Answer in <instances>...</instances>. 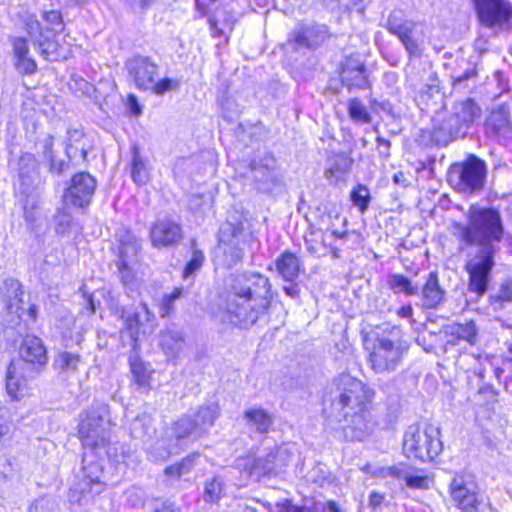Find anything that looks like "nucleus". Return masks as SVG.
<instances>
[{
	"mask_svg": "<svg viewBox=\"0 0 512 512\" xmlns=\"http://www.w3.org/2000/svg\"><path fill=\"white\" fill-rule=\"evenodd\" d=\"M272 302L268 277L256 272L230 275L220 296V319L240 328H248L265 314Z\"/></svg>",
	"mask_w": 512,
	"mask_h": 512,
	"instance_id": "nucleus-1",
	"label": "nucleus"
},
{
	"mask_svg": "<svg viewBox=\"0 0 512 512\" xmlns=\"http://www.w3.org/2000/svg\"><path fill=\"white\" fill-rule=\"evenodd\" d=\"M47 351L42 340L27 335L20 346L19 358L12 360L6 372V391L13 399L22 398L27 390V381L36 378L47 364Z\"/></svg>",
	"mask_w": 512,
	"mask_h": 512,
	"instance_id": "nucleus-2",
	"label": "nucleus"
},
{
	"mask_svg": "<svg viewBox=\"0 0 512 512\" xmlns=\"http://www.w3.org/2000/svg\"><path fill=\"white\" fill-rule=\"evenodd\" d=\"M453 228V235L464 245H477L478 249L488 247L493 253L498 251L497 244L504 234L500 213L493 208L471 206L468 223H455Z\"/></svg>",
	"mask_w": 512,
	"mask_h": 512,
	"instance_id": "nucleus-3",
	"label": "nucleus"
},
{
	"mask_svg": "<svg viewBox=\"0 0 512 512\" xmlns=\"http://www.w3.org/2000/svg\"><path fill=\"white\" fill-rule=\"evenodd\" d=\"M409 350L399 326H387L377 333L369 353L370 368L377 374H391L402 365Z\"/></svg>",
	"mask_w": 512,
	"mask_h": 512,
	"instance_id": "nucleus-4",
	"label": "nucleus"
},
{
	"mask_svg": "<svg viewBox=\"0 0 512 512\" xmlns=\"http://www.w3.org/2000/svg\"><path fill=\"white\" fill-rule=\"evenodd\" d=\"M374 395V390L362 381L348 374H342L334 379L329 400L336 413L335 418L340 421L341 418H347L350 411L368 405Z\"/></svg>",
	"mask_w": 512,
	"mask_h": 512,
	"instance_id": "nucleus-5",
	"label": "nucleus"
},
{
	"mask_svg": "<svg viewBox=\"0 0 512 512\" xmlns=\"http://www.w3.org/2000/svg\"><path fill=\"white\" fill-rule=\"evenodd\" d=\"M402 449L408 459L433 461L443 450L440 428L432 424L410 425L404 433Z\"/></svg>",
	"mask_w": 512,
	"mask_h": 512,
	"instance_id": "nucleus-6",
	"label": "nucleus"
},
{
	"mask_svg": "<svg viewBox=\"0 0 512 512\" xmlns=\"http://www.w3.org/2000/svg\"><path fill=\"white\" fill-rule=\"evenodd\" d=\"M80 417L78 433L83 445L92 448L106 446L111 425L108 404L94 401Z\"/></svg>",
	"mask_w": 512,
	"mask_h": 512,
	"instance_id": "nucleus-7",
	"label": "nucleus"
},
{
	"mask_svg": "<svg viewBox=\"0 0 512 512\" xmlns=\"http://www.w3.org/2000/svg\"><path fill=\"white\" fill-rule=\"evenodd\" d=\"M487 176V165L475 155H470L465 161L451 166L449 183L459 192L475 194L484 187Z\"/></svg>",
	"mask_w": 512,
	"mask_h": 512,
	"instance_id": "nucleus-8",
	"label": "nucleus"
},
{
	"mask_svg": "<svg viewBox=\"0 0 512 512\" xmlns=\"http://www.w3.org/2000/svg\"><path fill=\"white\" fill-rule=\"evenodd\" d=\"M496 253L486 247L478 249L465 263L468 274V291L475 293L477 299L486 294L490 282V274L495 265Z\"/></svg>",
	"mask_w": 512,
	"mask_h": 512,
	"instance_id": "nucleus-9",
	"label": "nucleus"
},
{
	"mask_svg": "<svg viewBox=\"0 0 512 512\" xmlns=\"http://www.w3.org/2000/svg\"><path fill=\"white\" fill-rule=\"evenodd\" d=\"M103 467L100 463L92 461L86 463L83 459L81 473L77 482L69 492L70 501L82 505L87 498H94L106 489V483L102 480Z\"/></svg>",
	"mask_w": 512,
	"mask_h": 512,
	"instance_id": "nucleus-10",
	"label": "nucleus"
},
{
	"mask_svg": "<svg viewBox=\"0 0 512 512\" xmlns=\"http://www.w3.org/2000/svg\"><path fill=\"white\" fill-rule=\"evenodd\" d=\"M451 501L462 512L478 510L481 504L479 488L475 480L468 474H457L449 485Z\"/></svg>",
	"mask_w": 512,
	"mask_h": 512,
	"instance_id": "nucleus-11",
	"label": "nucleus"
},
{
	"mask_svg": "<svg viewBox=\"0 0 512 512\" xmlns=\"http://www.w3.org/2000/svg\"><path fill=\"white\" fill-rule=\"evenodd\" d=\"M478 19L487 28H501L512 19V4L508 0H472Z\"/></svg>",
	"mask_w": 512,
	"mask_h": 512,
	"instance_id": "nucleus-12",
	"label": "nucleus"
},
{
	"mask_svg": "<svg viewBox=\"0 0 512 512\" xmlns=\"http://www.w3.org/2000/svg\"><path fill=\"white\" fill-rule=\"evenodd\" d=\"M431 122V141L438 146H447L467 134L463 126L447 109L437 111Z\"/></svg>",
	"mask_w": 512,
	"mask_h": 512,
	"instance_id": "nucleus-13",
	"label": "nucleus"
},
{
	"mask_svg": "<svg viewBox=\"0 0 512 512\" xmlns=\"http://www.w3.org/2000/svg\"><path fill=\"white\" fill-rule=\"evenodd\" d=\"M130 78L142 90L160 94L158 66L147 57H134L126 63Z\"/></svg>",
	"mask_w": 512,
	"mask_h": 512,
	"instance_id": "nucleus-14",
	"label": "nucleus"
},
{
	"mask_svg": "<svg viewBox=\"0 0 512 512\" xmlns=\"http://www.w3.org/2000/svg\"><path fill=\"white\" fill-rule=\"evenodd\" d=\"M97 182L93 176L87 172L75 174L71 179V184L64 195V204L84 208L91 203Z\"/></svg>",
	"mask_w": 512,
	"mask_h": 512,
	"instance_id": "nucleus-15",
	"label": "nucleus"
},
{
	"mask_svg": "<svg viewBox=\"0 0 512 512\" xmlns=\"http://www.w3.org/2000/svg\"><path fill=\"white\" fill-rule=\"evenodd\" d=\"M385 28L391 34L398 37L410 57L421 56L420 46L418 42L412 38V32L415 28V24L406 20L402 11H392L387 18Z\"/></svg>",
	"mask_w": 512,
	"mask_h": 512,
	"instance_id": "nucleus-16",
	"label": "nucleus"
},
{
	"mask_svg": "<svg viewBox=\"0 0 512 512\" xmlns=\"http://www.w3.org/2000/svg\"><path fill=\"white\" fill-rule=\"evenodd\" d=\"M23 289L18 280L7 279L4 281L2 288V301L12 315L9 320L8 329H16L17 333L22 336L25 332V327L21 324V311H23Z\"/></svg>",
	"mask_w": 512,
	"mask_h": 512,
	"instance_id": "nucleus-17",
	"label": "nucleus"
},
{
	"mask_svg": "<svg viewBox=\"0 0 512 512\" xmlns=\"http://www.w3.org/2000/svg\"><path fill=\"white\" fill-rule=\"evenodd\" d=\"M344 419L347 422L343 427L344 435L350 440H363L373 432L376 425L368 409V405L361 406V408L350 411V415Z\"/></svg>",
	"mask_w": 512,
	"mask_h": 512,
	"instance_id": "nucleus-18",
	"label": "nucleus"
},
{
	"mask_svg": "<svg viewBox=\"0 0 512 512\" xmlns=\"http://www.w3.org/2000/svg\"><path fill=\"white\" fill-rule=\"evenodd\" d=\"M149 310L145 304L135 308H124L121 313L123 320L122 338L129 337L130 344L135 347L141 330L145 333V322H149Z\"/></svg>",
	"mask_w": 512,
	"mask_h": 512,
	"instance_id": "nucleus-19",
	"label": "nucleus"
},
{
	"mask_svg": "<svg viewBox=\"0 0 512 512\" xmlns=\"http://www.w3.org/2000/svg\"><path fill=\"white\" fill-rule=\"evenodd\" d=\"M485 132L488 137L504 142L512 137V122L508 106L501 105L493 109L485 120Z\"/></svg>",
	"mask_w": 512,
	"mask_h": 512,
	"instance_id": "nucleus-20",
	"label": "nucleus"
},
{
	"mask_svg": "<svg viewBox=\"0 0 512 512\" xmlns=\"http://www.w3.org/2000/svg\"><path fill=\"white\" fill-rule=\"evenodd\" d=\"M327 38L325 26L301 25L289 37V42L296 50L315 49L322 45Z\"/></svg>",
	"mask_w": 512,
	"mask_h": 512,
	"instance_id": "nucleus-21",
	"label": "nucleus"
},
{
	"mask_svg": "<svg viewBox=\"0 0 512 512\" xmlns=\"http://www.w3.org/2000/svg\"><path fill=\"white\" fill-rule=\"evenodd\" d=\"M281 450L278 449L276 452H270L264 457H257L252 460H248L245 464V471L250 477L260 480L264 476H269L276 473L278 468H281L283 464H279V455Z\"/></svg>",
	"mask_w": 512,
	"mask_h": 512,
	"instance_id": "nucleus-22",
	"label": "nucleus"
},
{
	"mask_svg": "<svg viewBox=\"0 0 512 512\" xmlns=\"http://www.w3.org/2000/svg\"><path fill=\"white\" fill-rule=\"evenodd\" d=\"M81 365V355L70 351H59L53 359V368L62 381L75 378Z\"/></svg>",
	"mask_w": 512,
	"mask_h": 512,
	"instance_id": "nucleus-23",
	"label": "nucleus"
},
{
	"mask_svg": "<svg viewBox=\"0 0 512 512\" xmlns=\"http://www.w3.org/2000/svg\"><path fill=\"white\" fill-rule=\"evenodd\" d=\"M449 112L466 131H468L472 124L481 116L480 106L471 98L455 101L449 109Z\"/></svg>",
	"mask_w": 512,
	"mask_h": 512,
	"instance_id": "nucleus-24",
	"label": "nucleus"
},
{
	"mask_svg": "<svg viewBox=\"0 0 512 512\" xmlns=\"http://www.w3.org/2000/svg\"><path fill=\"white\" fill-rule=\"evenodd\" d=\"M445 290L440 286L437 272H430L421 289V304L425 309H436L443 303Z\"/></svg>",
	"mask_w": 512,
	"mask_h": 512,
	"instance_id": "nucleus-25",
	"label": "nucleus"
},
{
	"mask_svg": "<svg viewBox=\"0 0 512 512\" xmlns=\"http://www.w3.org/2000/svg\"><path fill=\"white\" fill-rule=\"evenodd\" d=\"M341 79L349 90L352 88L365 89L368 87V78L364 64L349 59L343 65Z\"/></svg>",
	"mask_w": 512,
	"mask_h": 512,
	"instance_id": "nucleus-26",
	"label": "nucleus"
},
{
	"mask_svg": "<svg viewBox=\"0 0 512 512\" xmlns=\"http://www.w3.org/2000/svg\"><path fill=\"white\" fill-rule=\"evenodd\" d=\"M117 260L133 263L138 255L140 244L136 236L127 229H120L116 233Z\"/></svg>",
	"mask_w": 512,
	"mask_h": 512,
	"instance_id": "nucleus-27",
	"label": "nucleus"
},
{
	"mask_svg": "<svg viewBox=\"0 0 512 512\" xmlns=\"http://www.w3.org/2000/svg\"><path fill=\"white\" fill-rule=\"evenodd\" d=\"M446 334L450 337L447 343L452 345H457L461 340L470 345H475L478 341V328L472 320L449 325Z\"/></svg>",
	"mask_w": 512,
	"mask_h": 512,
	"instance_id": "nucleus-28",
	"label": "nucleus"
},
{
	"mask_svg": "<svg viewBox=\"0 0 512 512\" xmlns=\"http://www.w3.org/2000/svg\"><path fill=\"white\" fill-rule=\"evenodd\" d=\"M273 162V159H266L265 164L253 163L251 166L252 178L259 191L270 192L276 185V174L270 165Z\"/></svg>",
	"mask_w": 512,
	"mask_h": 512,
	"instance_id": "nucleus-29",
	"label": "nucleus"
},
{
	"mask_svg": "<svg viewBox=\"0 0 512 512\" xmlns=\"http://www.w3.org/2000/svg\"><path fill=\"white\" fill-rule=\"evenodd\" d=\"M275 267L284 281L293 282L298 278L302 264L294 253L285 251L276 259Z\"/></svg>",
	"mask_w": 512,
	"mask_h": 512,
	"instance_id": "nucleus-30",
	"label": "nucleus"
},
{
	"mask_svg": "<svg viewBox=\"0 0 512 512\" xmlns=\"http://www.w3.org/2000/svg\"><path fill=\"white\" fill-rule=\"evenodd\" d=\"M185 345L182 334L176 329H168L162 333V352L168 361L179 357Z\"/></svg>",
	"mask_w": 512,
	"mask_h": 512,
	"instance_id": "nucleus-31",
	"label": "nucleus"
},
{
	"mask_svg": "<svg viewBox=\"0 0 512 512\" xmlns=\"http://www.w3.org/2000/svg\"><path fill=\"white\" fill-rule=\"evenodd\" d=\"M325 177L330 182H337L350 170L352 160L346 154H336L330 160Z\"/></svg>",
	"mask_w": 512,
	"mask_h": 512,
	"instance_id": "nucleus-32",
	"label": "nucleus"
},
{
	"mask_svg": "<svg viewBox=\"0 0 512 512\" xmlns=\"http://www.w3.org/2000/svg\"><path fill=\"white\" fill-rule=\"evenodd\" d=\"M198 454H190L183 458L180 462L175 463L164 470V475L167 482L174 484L179 481L183 476L188 474L195 465Z\"/></svg>",
	"mask_w": 512,
	"mask_h": 512,
	"instance_id": "nucleus-33",
	"label": "nucleus"
},
{
	"mask_svg": "<svg viewBox=\"0 0 512 512\" xmlns=\"http://www.w3.org/2000/svg\"><path fill=\"white\" fill-rule=\"evenodd\" d=\"M244 418L251 429L259 433H267L271 424V416L262 408H253L245 411Z\"/></svg>",
	"mask_w": 512,
	"mask_h": 512,
	"instance_id": "nucleus-34",
	"label": "nucleus"
},
{
	"mask_svg": "<svg viewBox=\"0 0 512 512\" xmlns=\"http://www.w3.org/2000/svg\"><path fill=\"white\" fill-rule=\"evenodd\" d=\"M510 303H512V282L504 281L495 293L490 294L489 308L493 312H499Z\"/></svg>",
	"mask_w": 512,
	"mask_h": 512,
	"instance_id": "nucleus-35",
	"label": "nucleus"
},
{
	"mask_svg": "<svg viewBox=\"0 0 512 512\" xmlns=\"http://www.w3.org/2000/svg\"><path fill=\"white\" fill-rule=\"evenodd\" d=\"M305 246L310 254L317 257L325 256L328 253L325 234L321 230L311 229L305 236Z\"/></svg>",
	"mask_w": 512,
	"mask_h": 512,
	"instance_id": "nucleus-36",
	"label": "nucleus"
},
{
	"mask_svg": "<svg viewBox=\"0 0 512 512\" xmlns=\"http://www.w3.org/2000/svg\"><path fill=\"white\" fill-rule=\"evenodd\" d=\"M172 435L176 440L181 441L190 437L197 439L202 435V433L199 431V428L192 419L189 417H183L173 425Z\"/></svg>",
	"mask_w": 512,
	"mask_h": 512,
	"instance_id": "nucleus-37",
	"label": "nucleus"
},
{
	"mask_svg": "<svg viewBox=\"0 0 512 512\" xmlns=\"http://www.w3.org/2000/svg\"><path fill=\"white\" fill-rule=\"evenodd\" d=\"M218 416L219 406L217 404H210L200 407L193 421L199 428V431L203 433L214 424Z\"/></svg>",
	"mask_w": 512,
	"mask_h": 512,
	"instance_id": "nucleus-38",
	"label": "nucleus"
},
{
	"mask_svg": "<svg viewBox=\"0 0 512 512\" xmlns=\"http://www.w3.org/2000/svg\"><path fill=\"white\" fill-rule=\"evenodd\" d=\"M347 111L350 119L356 124L365 125L372 122L366 105L358 98H352L347 102Z\"/></svg>",
	"mask_w": 512,
	"mask_h": 512,
	"instance_id": "nucleus-39",
	"label": "nucleus"
},
{
	"mask_svg": "<svg viewBox=\"0 0 512 512\" xmlns=\"http://www.w3.org/2000/svg\"><path fill=\"white\" fill-rule=\"evenodd\" d=\"M388 286L394 293H403L407 296L417 295L418 286L402 274H392L388 278Z\"/></svg>",
	"mask_w": 512,
	"mask_h": 512,
	"instance_id": "nucleus-40",
	"label": "nucleus"
},
{
	"mask_svg": "<svg viewBox=\"0 0 512 512\" xmlns=\"http://www.w3.org/2000/svg\"><path fill=\"white\" fill-rule=\"evenodd\" d=\"M196 241L192 240L191 247H192V256L189 262L184 267L182 277L184 279H188L193 274H195L197 271H199L205 261V256L201 250H198L195 248Z\"/></svg>",
	"mask_w": 512,
	"mask_h": 512,
	"instance_id": "nucleus-41",
	"label": "nucleus"
},
{
	"mask_svg": "<svg viewBox=\"0 0 512 512\" xmlns=\"http://www.w3.org/2000/svg\"><path fill=\"white\" fill-rule=\"evenodd\" d=\"M182 239V229L173 221L162 222V246L178 243Z\"/></svg>",
	"mask_w": 512,
	"mask_h": 512,
	"instance_id": "nucleus-42",
	"label": "nucleus"
},
{
	"mask_svg": "<svg viewBox=\"0 0 512 512\" xmlns=\"http://www.w3.org/2000/svg\"><path fill=\"white\" fill-rule=\"evenodd\" d=\"M350 199L360 212H365L371 200L370 191L366 186L359 184L351 191Z\"/></svg>",
	"mask_w": 512,
	"mask_h": 512,
	"instance_id": "nucleus-43",
	"label": "nucleus"
},
{
	"mask_svg": "<svg viewBox=\"0 0 512 512\" xmlns=\"http://www.w3.org/2000/svg\"><path fill=\"white\" fill-rule=\"evenodd\" d=\"M68 207L64 204V207L58 209L55 219V231L58 235H66L70 232L72 225V215L68 211Z\"/></svg>",
	"mask_w": 512,
	"mask_h": 512,
	"instance_id": "nucleus-44",
	"label": "nucleus"
},
{
	"mask_svg": "<svg viewBox=\"0 0 512 512\" xmlns=\"http://www.w3.org/2000/svg\"><path fill=\"white\" fill-rule=\"evenodd\" d=\"M224 482L221 477L216 476L206 481L204 488V500L213 502L220 498Z\"/></svg>",
	"mask_w": 512,
	"mask_h": 512,
	"instance_id": "nucleus-45",
	"label": "nucleus"
},
{
	"mask_svg": "<svg viewBox=\"0 0 512 512\" xmlns=\"http://www.w3.org/2000/svg\"><path fill=\"white\" fill-rule=\"evenodd\" d=\"M19 177L24 180L30 178L36 171V159L32 153H23L18 160Z\"/></svg>",
	"mask_w": 512,
	"mask_h": 512,
	"instance_id": "nucleus-46",
	"label": "nucleus"
},
{
	"mask_svg": "<svg viewBox=\"0 0 512 512\" xmlns=\"http://www.w3.org/2000/svg\"><path fill=\"white\" fill-rule=\"evenodd\" d=\"M107 445V456L110 460L115 463H126L130 457V449L120 443H106Z\"/></svg>",
	"mask_w": 512,
	"mask_h": 512,
	"instance_id": "nucleus-47",
	"label": "nucleus"
},
{
	"mask_svg": "<svg viewBox=\"0 0 512 512\" xmlns=\"http://www.w3.org/2000/svg\"><path fill=\"white\" fill-rule=\"evenodd\" d=\"M34 45L38 46L40 55L47 60L52 59L57 51L55 41L44 36L42 33H40V36L35 40Z\"/></svg>",
	"mask_w": 512,
	"mask_h": 512,
	"instance_id": "nucleus-48",
	"label": "nucleus"
},
{
	"mask_svg": "<svg viewBox=\"0 0 512 512\" xmlns=\"http://www.w3.org/2000/svg\"><path fill=\"white\" fill-rule=\"evenodd\" d=\"M131 176L134 182L143 184L147 180V170L138 152L134 150Z\"/></svg>",
	"mask_w": 512,
	"mask_h": 512,
	"instance_id": "nucleus-49",
	"label": "nucleus"
},
{
	"mask_svg": "<svg viewBox=\"0 0 512 512\" xmlns=\"http://www.w3.org/2000/svg\"><path fill=\"white\" fill-rule=\"evenodd\" d=\"M224 263L227 268H233L243 259V251L235 244L224 246Z\"/></svg>",
	"mask_w": 512,
	"mask_h": 512,
	"instance_id": "nucleus-50",
	"label": "nucleus"
},
{
	"mask_svg": "<svg viewBox=\"0 0 512 512\" xmlns=\"http://www.w3.org/2000/svg\"><path fill=\"white\" fill-rule=\"evenodd\" d=\"M65 152L70 160L85 161L87 159L88 151L85 142L81 144L66 143Z\"/></svg>",
	"mask_w": 512,
	"mask_h": 512,
	"instance_id": "nucleus-51",
	"label": "nucleus"
},
{
	"mask_svg": "<svg viewBox=\"0 0 512 512\" xmlns=\"http://www.w3.org/2000/svg\"><path fill=\"white\" fill-rule=\"evenodd\" d=\"M42 17L49 25L51 31L55 33H60L63 31L64 24L62 15L59 11H46L43 13Z\"/></svg>",
	"mask_w": 512,
	"mask_h": 512,
	"instance_id": "nucleus-52",
	"label": "nucleus"
},
{
	"mask_svg": "<svg viewBox=\"0 0 512 512\" xmlns=\"http://www.w3.org/2000/svg\"><path fill=\"white\" fill-rule=\"evenodd\" d=\"M131 264L130 262L116 261L120 280L125 286L132 284L135 279Z\"/></svg>",
	"mask_w": 512,
	"mask_h": 512,
	"instance_id": "nucleus-53",
	"label": "nucleus"
},
{
	"mask_svg": "<svg viewBox=\"0 0 512 512\" xmlns=\"http://www.w3.org/2000/svg\"><path fill=\"white\" fill-rule=\"evenodd\" d=\"M184 293L183 287L174 288L173 292L162 297V317L168 315L172 308L173 302L177 299H180Z\"/></svg>",
	"mask_w": 512,
	"mask_h": 512,
	"instance_id": "nucleus-54",
	"label": "nucleus"
},
{
	"mask_svg": "<svg viewBox=\"0 0 512 512\" xmlns=\"http://www.w3.org/2000/svg\"><path fill=\"white\" fill-rule=\"evenodd\" d=\"M15 67L20 74L26 75H32L37 70V64L35 60L28 56L16 59Z\"/></svg>",
	"mask_w": 512,
	"mask_h": 512,
	"instance_id": "nucleus-55",
	"label": "nucleus"
},
{
	"mask_svg": "<svg viewBox=\"0 0 512 512\" xmlns=\"http://www.w3.org/2000/svg\"><path fill=\"white\" fill-rule=\"evenodd\" d=\"M13 52L16 59L26 57L29 53V47L25 38L16 37L12 41Z\"/></svg>",
	"mask_w": 512,
	"mask_h": 512,
	"instance_id": "nucleus-56",
	"label": "nucleus"
},
{
	"mask_svg": "<svg viewBox=\"0 0 512 512\" xmlns=\"http://www.w3.org/2000/svg\"><path fill=\"white\" fill-rule=\"evenodd\" d=\"M126 501L132 507L143 504V492L140 488L132 487L126 491Z\"/></svg>",
	"mask_w": 512,
	"mask_h": 512,
	"instance_id": "nucleus-57",
	"label": "nucleus"
},
{
	"mask_svg": "<svg viewBox=\"0 0 512 512\" xmlns=\"http://www.w3.org/2000/svg\"><path fill=\"white\" fill-rule=\"evenodd\" d=\"M430 83L426 84L423 88L419 91V96L422 99H430L435 94H438L439 89L437 85V79L436 77H433L432 75L429 76Z\"/></svg>",
	"mask_w": 512,
	"mask_h": 512,
	"instance_id": "nucleus-58",
	"label": "nucleus"
},
{
	"mask_svg": "<svg viewBox=\"0 0 512 512\" xmlns=\"http://www.w3.org/2000/svg\"><path fill=\"white\" fill-rule=\"evenodd\" d=\"M54 138L47 135L42 141L43 157L50 161V168H54V155H53Z\"/></svg>",
	"mask_w": 512,
	"mask_h": 512,
	"instance_id": "nucleus-59",
	"label": "nucleus"
},
{
	"mask_svg": "<svg viewBox=\"0 0 512 512\" xmlns=\"http://www.w3.org/2000/svg\"><path fill=\"white\" fill-rule=\"evenodd\" d=\"M407 486L415 489H423L428 487V477L419 475L405 474Z\"/></svg>",
	"mask_w": 512,
	"mask_h": 512,
	"instance_id": "nucleus-60",
	"label": "nucleus"
},
{
	"mask_svg": "<svg viewBox=\"0 0 512 512\" xmlns=\"http://www.w3.org/2000/svg\"><path fill=\"white\" fill-rule=\"evenodd\" d=\"M71 89L81 92L82 94H89L93 86L85 79L78 77L72 78L70 82Z\"/></svg>",
	"mask_w": 512,
	"mask_h": 512,
	"instance_id": "nucleus-61",
	"label": "nucleus"
},
{
	"mask_svg": "<svg viewBox=\"0 0 512 512\" xmlns=\"http://www.w3.org/2000/svg\"><path fill=\"white\" fill-rule=\"evenodd\" d=\"M476 76H477V72H476L475 67L474 66L470 67V68L466 69L463 73L453 76V85L455 87L460 86L464 82H466L470 79L476 78Z\"/></svg>",
	"mask_w": 512,
	"mask_h": 512,
	"instance_id": "nucleus-62",
	"label": "nucleus"
},
{
	"mask_svg": "<svg viewBox=\"0 0 512 512\" xmlns=\"http://www.w3.org/2000/svg\"><path fill=\"white\" fill-rule=\"evenodd\" d=\"M127 108L133 116H139L142 113L141 106L135 95L129 94L127 97Z\"/></svg>",
	"mask_w": 512,
	"mask_h": 512,
	"instance_id": "nucleus-63",
	"label": "nucleus"
},
{
	"mask_svg": "<svg viewBox=\"0 0 512 512\" xmlns=\"http://www.w3.org/2000/svg\"><path fill=\"white\" fill-rule=\"evenodd\" d=\"M85 142L83 132L79 129H68L66 143L81 144Z\"/></svg>",
	"mask_w": 512,
	"mask_h": 512,
	"instance_id": "nucleus-64",
	"label": "nucleus"
}]
</instances>
